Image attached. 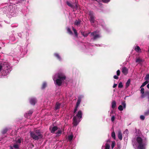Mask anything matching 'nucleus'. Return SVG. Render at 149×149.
I'll return each instance as SVG.
<instances>
[{
	"mask_svg": "<svg viewBox=\"0 0 149 149\" xmlns=\"http://www.w3.org/2000/svg\"><path fill=\"white\" fill-rule=\"evenodd\" d=\"M132 145L135 149H146L147 141L139 136H137L132 140Z\"/></svg>",
	"mask_w": 149,
	"mask_h": 149,
	"instance_id": "obj_1",
	"label": "nucleus"
},
{
	"mask_svg": "<svg viewBox=\"0 0 149 149\" xmlns=\"http://www.w3.org/2000/svg\"><path fill=\"white\" fill-rule=\"evenodd\" d=\"M53 79L56 86H60L65 83L66 78L65 74L62 72H59L53 76Z\"/></svg>",
	"mask_w": 149,
	"mask_h": 149,
	"instance_id": "obj_2",
	"label": "nucleus"
},
{
	"mask_svg": "<svg viewBox=\"0 0 149 149\" xmlns=\"http://www.w3.org/2000/svg\"><path fill=\"white\" fill-rule=\"evenodd\" d=\"M12 70V67L8 62L0 63V77L6 76Z\"/></svg>",
	"mask_w": 149,
	"mask_h": 149,
	"instance_id": "obj_3",
	"label": "nucleus"
},
{
	"mask_svg": "<svg viewBox=\"0 0 149 149\" xmlns=\"http://www.w3.org/2000/svg\"><path fill=\"white\" fill-rule=\"evenodd\" d=\"M5 5L6 6H4L2 9L3 13L12 16H15L16 13H17L16 11L17 8H15V4L10 5L9 6H7V4H6Z\"/></svg>",
	"mask_w": 149,
	"mask_h": 149,
	"instance_id": "obj_4",
	"label": "nucleus"
},
{
	"mask_svg": "<svg viewBox=\"0 0 149 149\" xmlns=\"http://www.w3.org/2000/svg\"><path fill=\"white\" fill-rule=\"evenodd\" d=\"M82 113L81 111L79 110L76 115H74L73 118V124L74 126H76L81 120Z\"/></svg>",
	"mask_w": 149,
	"mask_h": 149,
	"instance_id": "obj_5",
	"label": "nucleus"
},
{
	"mask_svg": "<svg viewBox=\"0 0 149 149\" xmlns=\"http://www.w3.org/2000/svg\"><path fill=\"white\" fill-rule=\"evenodd\" d=\"M30 135L31 137L35 140H38L42 137L39 130H35L34 132H31Z\"/></svg>",
	"mask_w": 149,
	"mask_h": 149,
	"instance_id": "obj_6",
	"label": "nucleus"
},
{
	"mask_svg": "<svg viewBox=\"0 0 149 149\" xmlns=\"http://www.w3.org/2000/svg\"><path fill=\"white\" fill-rule=\"evenodd\" d=\"M84 96L83 95H80L78 97V99L77 100L75 108L74 109V112L75 113L77 111V109L79 105L81 100L84 97Z\"/></svg>",
	"mask_w": 149,
	"mask_h": 149,
	"instance_id": "obj_7",
	"label": "nucleus"
},
{
	"mask_svg": "<svg viewBox=\"0 0 149 149\" xmlns=\"http://www.w3.org/2000/svg\"><path fill=\"white\" fill-rule=\"evenodd\" d=\"M89 15L90 17V22L92 24V25L95 26L94 23L95 22V21L94 14L92 11H90L89 12Z\"/></svg>",
	"mask_w": 149,
	"mask_h": 149,
	"instance_id": "obj_8",
	"label": "nucleus"
},
{
	"mask_svg": "<svg viewBox=\"0 0 149 149\" xmlns=\"http://www.w3.org/2000/svg\"><path fill=\"white\" fill-rule=\"evenodd\" d=\"M91 35L93 37V40H95L101 37V36L98 32L95 31L92 33Z\"/></svg>",
	"mask_w": 149,
	"mask_h": 149,
	"instance_id": "obj_9",
	"label": "nucleus"
},
{
	"mask_svg": "<svg viewBox=\"0 0 149 149\" xmlns=\"http://www.w3.org/2000/svg\"><path fill=\"white\" fill-rule=\"evenodd\" d=\"M15 141V144L14 145L13 147L15 148L19 149L22 141V139L20 138H16Z\"/></svg>",
	"mask_w": 149,
	"mask_h": 149,
	"instance_id": "obj_10",
	"label": "nucleus"
},
{
	"mask_svg": "<svg viewBox=\"0 0 149 149\" xmlns=\"http://www.w3.org/2000/svg\"><path fill=\"white\" fill-rule=\"evenodd\" d=\"M105 145L104 146H103L102 147V149H103V148H104L105 149H110V142L109 141H107V142H106L104 143Z\"/></svg>",
	"mask_w": 149,
	"mask_h": 149,
	"instance_id": "obj_11",
	"label": "nucleus"
},
{
	"mask_svg": "<svg viewBox=\"0 0 149 149\" xmlns=\"http://www.w3.org/2000/svg\"><path fill=\"white\" fill-rule=\"evenodd\" d=\"M122 104L123 105V107L122 106L120 105L119 106L118 108V110L120 111L123 110V109H125L126 107V104L125 101L122 102Z\"/></svg>",
	"mask_w": 149,
	"mask_h": 149,
	"instance_id": "obj_12",
	"label": "nucleus"
},
{
	"mask_svg": "<svg viewBox=\"0 0 149 149\" xmlns=\"http://www.w3.org/2000/svg\"><path fill=\"white\" fill-rule=\"evenodd\" d=\"M29 102L31 104L34 105L37 102L36 99L34 97H32L30 98Z\"/></svg>",
	"mask_w": 149,
	"mask_h": 149,
	"instance_id": "obj_13",
	"label": "nucleus"
},
{
	"mask_svg": "<svg viewBox=\"0 0 149 149\" xmlns=\"http://www.w3.org/2000/svg\"><path fill=\"white\" fill-rule=\"evenodd\" d=\"M54 56L58 60L60 61H62V58L59 54L57 53H54Z\"/></svg>",
	"mask_w": 149,
	"mask_h": 149,
	"instance_id": "obj_14",
	"label": "nucleus"
},
{
	"mask_svg": "<svg viewBox=\"0 0 149 149\" xmlns=\"http://www.w3.org/2000/svg\"><path fill=\"white\" fill-rule=\"evenodd\" d=\"M33 112V110L32 109L29 110L28 112L25 113L24 116L26 118L31 115Z\"/></svg>",
	"mask_w": 149,
	"mask_h": 149,
	"instance_id": "obj_15",
	"label": "nucleus"
},
{
	"mask_svg": "<svg viewBox=\"0 0 149 149\" xmlns=\"http://www.w3.org/2000/svg\"><path fill=\"white\" fill-rule=\"evenodd\" d=\"M118 139L120 140H122L123 138L122 134L120 130H119L118 131Z\"/></svg>",
	"mask_w": 149,
	"mask_h": 149,
	"instance_id": "obj_16",
	"label": "nucleus"
},
{
	"mask_svg": "<svg viewBox=\"0 0 149 149\" xmlns=\"http://www.w3.org/2000/svg\"><path fill=\"white\" fill-rule=\"evenodd\" d=\"M122 72L125 75H126L128 72V70L125 67H123L122 68Z\"/></svg>",
	"mask_w": 149,
	"mask_h": 149,
	"instance_id": "obj_17",
	"label": "nucleus"
},
{
	"mask_svg": "<svg viewBox=\"0 0 149 149\" xmlns=\"http://www.w3.org/2000/svg\"><path fill=\"white\" fill-rule=\"evenodd\" d=\"M49 129L50 130L51 132L52 133H54V132L57 130L58 127L56 126H54L51 128L50 127Z\"/></svg>",
	"mask_w": 149,
	"mask_h": 149,
	"instance_id": "obj_18",
	"label": "nucleus"
},
{
	"mask_svg": "<svg viewBox=\"0 0 149 149\" xmlns=\"http://www.w3.org/2000/svg\"><path fill=\"white\" fill-rule=\"evenodd\" d=\"M134 50L136 52L138 53H140L141 52V49L138 45H137L135 47Z\"/></svg>",
	"mask_w": 149,
	"mask_h": 149,
	"instance_id": "obj_19",
	"label": "nucleus"
},
{
	"mask_svg": "<svg viewBox=\"0 0 149 149\" xmlns=\"http://www.w3.org/2000/svg\"><path fill=\"white\" fill-rule=\"evenodd\" d=\"M116 103L115 101H113L111 103V108L114 109L116 106Z\"/></svg>",
	"mask_w": 149,
	"mask_h": 149,
	"instance_id": "obj_20",
	"label": "nucleus"
},
{
	"mask_svg": "<svg viewBox=\"0 0 149 149\" xmlns=\"http://www.w3.org/2000/svg\"><path fill=\"white\" fill-rule=\"evenodd\" d=\"M131 80L130 79H129L127 81L125 85L126 88H127L130 86V84Z\"/></svg>",
	"mask_w": 149,
	"mask_h": 149,
	"instance_id": "obj_21",
	"label": "nucleus"
},
{
	"mask_svg": "<svg viewBox=\"0 0 149 149\" xmlns=\"http://www.w3.org/2000/svg\"><path fill=\"white\" fill-rule=\"evenodd\" d=\"M60 105L61 104L59 102H57L55 105V109L56 110L59 109L60 108Z\"/></svg>",
	"mask_w": 149,
	"mask_h": 149,
	"instance_id": "obj_22",
	"label": "nucleus"
},
{
	"mask_svg": "<svg viewBox=\"0 0 149 149\" xmlns=\"http://www.w3.org/2000/svg\"><path fill=\"white\" fill-rule=\"evenodd\" d=\"M81 22V21L79 20H77L74 22V24L75 25L78 26L80 24Z\"/></svg>",
	"mask_w": 149,
	"mask_h": 149,
	"instance_id": "obj_23",
	"label": "nucleus"
},
{
	"mask_svg": "<svg viewBox=\"0 0 149 149\" xmlns=\"http://www.w3.org/2000/svg\"><path fill=\"white\" fill-rule=\"evenodd\" d=\"M100 25H101L103 27H104L105 26L104 22L103 20H100L99 21Z\"/></svg>",
	"mask_w": 149,
	"mask_h": 149,
	"instance_id": "obj_24",
	"label": "nucleus"
},
{
	"mask_svg": "<svg viewBox=\"0 0 149 149\" xmlns=\"http://www.w3.org/2000/svg\"><path fill=\"white\" fill-rule=\"evenodd\" d=\"M47 83L45 81L44 82L42 85L41 88L42 89H44L47 86Z\"/></svg>",
	"mask_w": 149,
	"mask_h": 149,
	"instance_id": "obj_25",
	"label": "nucleus"
},
{
	"mask_svg": "<svg viewBox=\"0 0 149 149\" xmlns=\"http://www.w3.org/2000/svg\"><path fill=\"white\" fill-rule=\"evenodd\" d=\"M142 61V59L139 58H137L136 60V62L139 63H140Z\"/></svg>",
	"mask_w": 149,
	"mask_h": 149,
	"instance_id": "obj_26",
	"label": "nucleus"
},
{
	"mask_svg": "<svg viewBox=\"0 0 149 149\" xmlns=\"http://www.w3.org/2000/svg\"><path fill=\"white\" fill-rule=\"evenodd\" d=\"M67 30L68 33L72 35L73 34L72 32L71 31L70 28L68 27L67 28Z\"/></svg>",
	"mask_w": 149,
	"mask_h": 149,
	"instance_id": "obj_27",
	"label": "nucleus"
},
{
	"mask_svg": "<svg viewBox=\"0 0 149 149\" xmlns=\"http://www.w3.org/2000/svg\"><path fill=\"white\" fill-rule=\"evenodd\" d=\"M73 137V136L72 134H71L69 135L68 136V140L69 141H71Z\"/></svg>",
	"mask_w": 149,
	"mask_h": 149,
	"instance_id": "obj_28",
	"label": "nucleus"
},
{
	"mask_svg": "<svg viewBox=\"0 0 149 149\" xmlns=\"http://www.w3.org/2000/svg\"><path fill=\"white\" fill-rule=\"evenodd\" d=\"M62 133V131L61 130H58V131L56 133V136H59Z\"/></svg>",
	"mask_w": 149,
	"mask_h": 149,
	"instance_id": "obj_29",
	"label": "nucleus"
},
{
	"mask_svg": "<svg viewBox=\"0 0 149 149\" xmlns=\"http://www.w3.org/2000/svg\"><path fill=\"white\" fill-rule=\"evenodd\" d=\"M81 33L82 35L83 36H84V37H87L88 35V34L89 33H85L83 32H81Z\"/></svg>",
	"mask_w": 149,
	"mask_h": 149,
	"instance_id": "obj_30",
	"label": "nucleus"
},
{
	"mask_svg": "<svg viewBox=\"0 0 149 149\" xmlns=\"http://www.w3.org/2000/svg\"><path fill=\"white\" fill-rule=\"evenodd\" d=\"M72 29H73V31L74 32V34L75 35V36H76V37H77V36H78V34H77V31L73 27H72Z\"/></svg>",
	"mask_w": 149,
	"mask_h": 149,
	"instance_id": "obj_31",
	"label": "nucleus"
},
{
	"mask_svg": "<svg viewBox=\"0 0 149 149\" xmlns=\"http://www.w3.org/2000/svg\"><path fill=\"white\" fill-rule=\"evenodd\" d=\"M111 136L114 139H116V135L115 132L113 131L111 133Z\"/></svg>",
	"mask_w": 149,
	"mask_h": 149,
	"instance_id": "obj_32",
	"label": "nucleus"
},
{
	"mask_svg": "<svg viewBox=\"0 0 149 149\" xmlns=\"http://www.w3.org/2000/svg\"><path fill=\"white\" fill-rule=\"evenodd\" d=\"M144 79L146 80V81H149V75L148 74L146 75L145 77L144 78Z\"/></svg>",
	"mask_w": 149,
	"mask_h": 149,
	"instance_id": "obj_33",
	"label": "nucleus"
},
{
	"mask_svg": "<svg viewBox=\"0 0 149 149\" xmlns=\"http://www.w3.org/2000/svg\"><path fill=\"white\" fill-rule=\"evenodd\" d=\"M149 82V81H145L143 84H142L141 85V88L142 87H144V86H145Z\"/></svg>",
	"mask_w": 149,
	"mask_h": 149,
	"instance_id": "obj_34",
	"label": "nucleus"
},
{
	"mask_svg": "<svg viewBox=\"0 0 149 149\" xmlns=\"http://www.w3.org/2000/svg\"><path fill=\"white\" fill-rule=\"evenodd\" d=\"M8 131V129L7 128H5L2 131V132L3 134L6 133Z\"/></svg>",
	"mask_w": 149,
	"mask_h": 149,
	"instance_id": "obj_35",
	"label": "nucleus"
},
{
	"mask_svg": "<svg viewBox=\"0 0 149 149\" xmlns=\"http://www.w3.org/2000/svg\"><path fill=\"white\" fill-rule=\"evenodd\" d=\"M115 142L114 141H112L111 143V147L112 149H113L115 146Z\"/></svg>",
	"mask_w": 149,
	"mask_h": 149,
	"instance_id": "obj_36",
	"label": "nucleus"
},
{
	"mask_svg": "<svg viewBox=\"0 0 149 149\" xmlns=\"http://www.w3.org/2000/svg\"><path fill=\"white\" fill-rule=\"evenodd\" d=\"M66 3L67 5L68 6H69L72 7L73 6V5L70 2H69L68 1H67L66 2Z\"/></svg>",
	"mask_w": 149,
	"mask_h": 149,
	"instance_id": "obj_37",
	"label": "nucleus"
},
{
	"mask_svg": "<svg viewBox=\"0 0 149 149\" xmlns=\"http://www.w3.org/2000/svg\"><path fill=\"white\" fill-rule=\"evenodd\" d=\"M123 87V84L122 82H120L118 84V87L119 88H122Z\"/></svg>",
	"mask_w": 149,
	"mask_h": 149,
	"instance_id": "obj_38",
	"label": "nucleus"
},
{
	"mask_svg": "<svg viewBox=\"0 0 149 149\" xmlns=\"http://www.w3.org/2000/svg\"><path fill=\"white\" fill-rule=\"evenodd\" d=\"M128 134V131L127 129H126L124 132V134H125V136H127Z\"/></svg>",
	"mask_w": 149,
	"mask_h": 149,
	"instance_id": "obj_39",
	"label": "nucleus"
},
{
	"mask_svg": "<svg viewBox=\"0 0 149 149\" xmlns=\"http://www.w3.org/2000/svg\"><path fill=\"white\" fill-rule=\"evenodd\" d=\"M120 70H118L116 72L117 75L118 76H119L120 75Z\"/></svg>",
	"mask_w": 149,
	"mask_h": 149,
	"instance_id": "obj_40",
	"label": "nucleus"
},
{
	"mask_svg": "<svg viewBox=\"0 0 149 149\" xmlns=\"http://www.w3.org/2000/svg\"><path fill=\"white\" fill-rule=\"evenodd\" d=\"M115 119V117L114 116H112L111 118V120L112 122H113L114 121Z\"/></svg>",
	"mask_w": 149,
	"mask_h": 149,
	"instance_id": "obj_41",
	"label": "nucleus"
},
{
	"mask_svg": "<svg viewBox=\"0 0 149 149\" xmlns=\"http://www.w3.org/2000/svg\"><path fill=\"white\" fill-rule=\"evenodd\" d=\"M140 118L141 120H143L145 119V116L143 115H141L140 116Z\"/></svg>",
	"mask_w": 149,
	"mask_h": 149,
	"instance_id": "obj_42",
	"label": "nucleus"
},
{
	"mask_svg": "<svg viewBox=\"0 0 149 149\" xmlns=\"http://www.w3.org/2000/svg\"><path fill=\"white\" fill-rule=\"evenodd\" d=\"M103 2L104 3H107L109 2L110 0H102Z\"/></svg>",
	"mask_w": 149,
	"mask_h": 149,
	"instance_id": "obj_43",
	"label": "nucleus"
},
{
	"mask_svg": "<svg viewBox=\"0 0 149 149\" xmlns=\"http://www.w3.org/2000/svg\"><path fill=\"white\" fill-rule=\"evenodd\" d=\"M144 89L143 88H141V93H144Z\"/></svg>",
	"mask_w": 149,
	"mask_h": 149,
	"instance_id": "obj_44",
	"label": "nucleus"
},
{
	"mask_svg": "<svg viewBox=\"0 0 149 149\" xmlns=\"http://www.w3.org/2000/svg\"><path fill=\"white\" fill-rule=\"evenodd\" d=\"M149 114V109L145 113V115L147 116Z\"/></svg>",
	"mask_w": 149,
	"mask_h": 149,
	"instance_id": "obj_45",
	"label": "nucleus"
},
{
	"mask_svg": "<svg viewBox=\"0 0 149 149\" xmlns=\"http://www.w3.org/2000/svg\"><path fill=\"white\" fill-rule=\"evenodd\" d=\"M113 78L115 79H118V76H116V75H115L114 76Z\"/></svg>",
	"mask_w": 149,
	"mask_h": 149,
	"instance_id": "obj_46",
	"label": "nucleus"
},
{
	"mask_svg": "<svg viewBox=\"0 0 149 149\" xmlns=\"http://www.w3.org/2000/svg\"><path fill=\"white\" fill-rule=\"evenodd\" d=\"M141 94H142V95L141 96V98H144L145 97V94H144V93H141Z\"/></svg>",
	"mask_w": 149,
	"mask_h": 149,
	"instance_id": "obj_47",
	"label": "nucleus"
},
{
	"mask_svg": "<svg viewBox=\"0 0 149 149\" xmlns=\"http://www.w3.org/2000/svg\"><path fill=\"white\" fill-rule=\"evenodd\" d=\"M18 34V36H19L20 37H21L22 36V34L21 33H19Z\"/></svg>",
	"mask_w": 149,
	"mask_h": 149,
	"instance_id": "obj_48",
	"label": "nucleus"
},
{
	"mask_svg": "<svg viewBox=\"0 0 149 149\" xmlns=\"http://www.w3.org/2000/svg\"><path fill=\"white\" fill-rule=\"evenodd\" d=\"M117 86V84H114L113 85V88H115Z\"/></svg>",
	"mask_w": 149,
	"mask_h": 149,
	"instance_id": "obj_49",
	"label": "nucleus"
},
{
	"mask_svg": "<svg viewBox=\"0 0 149 149\" xmlns=\"http://www.w3.org/2000/svg\"><path fill=\"white\" fill-rule=\"evenodd\" d=\"M113 112H114V111L113 109L111 110V111L110 112V114H112L113 113Z\"/></svg>",
	"mask_w": 149,
	"mask_h": 149,
	"instance_id": "obj_50",
	"label": "nucleus"
},
{
	"mask_svg": "<svg viewBox=\"0 0 149 149\" xmlns=\"http://www.w3.org/2000/svg\"><path fill=\"white\" fill-rule=\"evenodd\" d=\"M147 87L149 89V83L147 84Z\"/></svg>",
	"mask_w": 149,
	"mask_h": 149,
	"instance_id": "obj_51",
	"label": "nucleus"
},
{
	"mask_svg": "<svg viewBox=\"0 0 149 149\" xmlns=\"http://www.w3.org/2000/svg\"><path fill=\"white\" fill-rule=\"evenodd\" d=\"M10 149H14L13 147H12V146H10Z\"/></svg>",
	"mask_w": 149,
	"mask_h": 149,
	"instance_id": "obj_52",
	"label": "nucleus"
},
{
	"mask_svg": "<svg viewBox=\"0 0 149 149\" xmlns=\"http://www.w3.org/2000/svg\"><path fill=\"white\" fill-rule=\"evenodd\" d=\"M96 45L97 46H98V47H99V46H100L101 45Z\"/></svg>",
	"mask_w": 149,
	"mask_h": 149,
	"instance_id": "obj_53",
	"label": "nucleus"
},
{
	"mask_svg": "<svg viewBox=\"0 0 149 149\" xmlns=\"http://www.w3.org/2000/svg\"><path fill=\"white\" fill-rule=\"evenodd\" d=\"M23 0H20V2H22Z\"/></svg>",
	"mask_w": 149,
	"mask_h": 149,
	"instance_id": "obj_54",
	"label": "nucleus"
},
{
	"mask_svg": "<svg viewBox=\"0 0 149 149\" xmlns=\"http://www.w3.org/2000/svg\"><path fill=\"white\" fill-rule=\"evenodd\" d=\"M148 51V52L149 53V48Z\"/></svg>",
	"mask_w": 149,
	"mask_h": 149,
	"instance_id": "obj_55",
	"label": "nucleus"
},
{
	"mask_svg": "<svg viewBox=\"0 0 149 149\" xmlns=\"http://www.w3.org/2000/svg\"><path fill=\"white\" fill-rule=\"evenodd\" d=\"M0 26H1L0 24Z\"/></svg>",
	"mask_w": 149,
	"mask_h": 149,
	"instance_id": "obj_56",
	"label": "nucleus"
}]
</instances>
